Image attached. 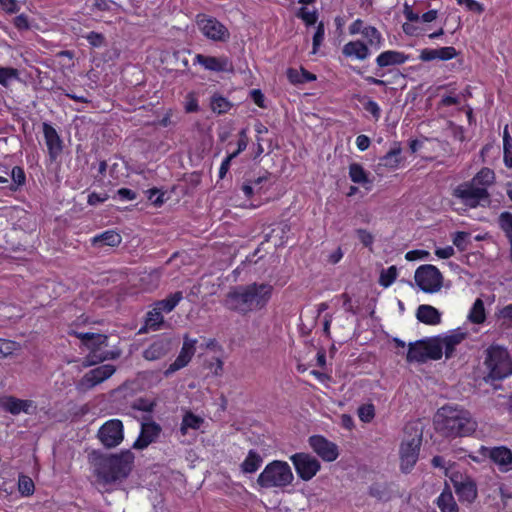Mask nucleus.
I'll use <instances>...</instances> for the list:
<instances>
[{"mask_svg": "<svg viewBox=\"0 0 512 512\" xmlns=\"http://www.w3.org/2000/svg\"><path fill=\"white\" fill-rule=\"evenodd\" d=\"M434 424L437 431L451 438L470 436L477 428V423L469 411L452 405L438 409Z\"/></svg>", "mask_w": 512, "mask_h": 512, "instance_id": "1", "label": "nucleus"}, {"mask_svg": "<svg viewBox=\"0 0 512 512\" xmlns=\"http://www.w3.org/2000/svg\"><path fill=\"white\" fill-rule=\"evenodd\" d=\"M135 456L126 449L114 454H99L95 458V475L104 484L126 479L133 468Z\"/></svg>", "mask_w": 512, "mask_h": 512, "instance_id": "2", "label": "nucleus"}, {"mask_svg": "<svg viewBox=\"0 0 512 512\" xmlns=\"http://www.w3.org/2000/svg\"><path fill=\"white\" fill-rule=\"evenodd\" d=\"M68 334L80 339L82 344L89 349L85 362L90 366L97 365L105 360H114L120 356L119 351L102 350L103 347L108 346L109 338L107 335L77 332L73 329H70Z\"/></svg>", "mask_w": 512, "mask_h": 512, "instance_id": "3", "label": "nucleus"}, {"mask_svg": "<svg viewBox=\"0 0 512 512\" xmlns=\"http://www.w3.org/2000/svg\"><path fill=\"white\" fill-rule=\"evenodd\" d=\"M485 365L492 380H503L512 375V358L503 346L491 345L486 350Z\"/></svg>", "mask_w": 512, "mask_h": 512, "instance_id": "4", "label": "nucleus"}, {"mask_svg": "<svg viewBox=\"0 0 512 512\" xmlns=\"http://www.w3.org/2000/svg\"><path fill=\"white\" fill-rule=\"evenodd\" d=\"M293 473L287 462L274 460L268 463L257 478V483L262 488H282L293 481Z\"/></svg>", "mask_w": 512, "mask_h": 512, "instance_id": "5", "label": "nucleus"}, {"mask_svg": "<svg viewBox=\"0 0 512 512\" xmlns=\"http://www.w3.org/2000/svg\"><path fill=\"white\" fill-rule=\"evenodd\" d=\"M442 358V346L437 341L418 340L410 343L406 360L409 363H424L427 360H439Z\"/></svg>", "mask_w": 512, "mask_h": 512, "instance_id": "6", "label": "nucleus"}, {"mask_svg": "<svg viewBox=\"0 0 512 512\" xmlns=\"http://www.w3.org/2000/svg\"><path fill=\"white\" fill-rule=\"evenodd\" d=\"M196 25L204 37L214 42H227L230 39L228 28L217 18L205 13L196 15Z\"/></svg>", "mask_w": 512, "mask_h": 512, "instance_id": "7", "label": "nucleus"}, {"mask_svg": "<svg viewBox=\"0 0 512 512\" xmlns=\"http://www.w3.org/2000/svg\"><path fill=\"white\" fill-rule=\"evenodd\" d=\"M451 195L471 209L483 205L482 202H490V193L484 192L483 189H477L470 181L458 184L452 189Z\"/></svg>", "mask_w": 512, "mask_h": 512, "instance_id": "8", "label": "nucleus"}, {"mask_svg": "<svg viewBox=\"0 0 512 512\" xmlns=\"http://www.w3.org/2000/svg\"><path fill=\"white\" fill-rule=\"evenodd\" d=\"M419 288L426 293H435L442 287L443 277L439 269L431 264L419 266L414 275Z\"/></svg>", "mask_w": 512, "mask_h": 512, "instance_id": "9", "label": "nucleus"}, {"mask_svg": "<svg viewBox=\"0 0 512 512\" xmlns=\"http://www.w3.org/2000/svg\"><path fill=\"white\" fill-rule=\"evenodd\" d=\"M222 304L227 310L241 316H246L253 312L244 285L232 287L225 295Z\"/></svg>", "mask_w": 512, "mask_h": 512, "instance_id": "10", "label": "nucleus"}, {"mask_svg": "<svg viewBox=\"0 0 512 512\" xmlns=\"http://www.w3.org/2000/svg\"><path fill=\"white\" fill-rule=\"evenodd\" d=\"M97 437L106 448H115L124 439V426L119 419H110L99 428Z\"/></svg>", "mask_w": 512, "mask_h": 512, "instance_id": "11", "label": "nucleus"}, {"mask_svg": "<svg viewBox=\"0 0 512 512\" xmlns=\"http://www.w3.org/2000/svg\"><path fill=\"white\" fill-rule=\"evenodd\" d=\"M290 460L298 477L303 481L311 480L321 469L320 462L308 453H295Z\"/></svg>", "mask_w": 512, "mask_h": 512, "instance_id": "12", "label": "nucleus"}, {"mask_svg": "<svg viewBox=\"0 0 512 512\" xmlns=\"http://www.w3.org/2000/svg\"><path fill=\"white\" fill-rule=\"evenodd\" d=\"M244 286L253 312L265 309L272 298L273 286L269 283L258 282Z\"/></svg>", "mask_w": 512, "mask_h": 512, "instance_id": "13", "label": "nucleus"}, {"mask_svg": "<svg viewBox=\"0 0 512 512\" xmlns=\"http://www.w3.org/2000/svg\"><path fill=\"white\" fill-rule=\"evenodd\" d=\"M450 480L454 486L455 493L461 503H473L478 495L476 482L467 475L453 473Z\"/></svg>", "mask_w": 512, "mask_h": 512, "instance_id": "14", "label": "nucleus"}, {"mask_svg": "<svg viewBox=\"0 0 512 512\" xmlns=\"http://www.w3.org/2000/svg\"><path fill=\"white\" fill-rule=\"evenodd\" d=\"M421 442V434L402 442L400 447V468L402 472L409 473L417 463Z\"/></svg>", "mask_w": 512, "mask_h": 512, "instance_id": "15", "label": "nucleus"}, {"mask_svg": "<svg viewBox=\"0 0 512 512\" xmlns=\"http://www.w3.org/2000/svg\"><path fill=\"white\" fill-rule=\"evenodd\" d=\"M308 443L313 452L325 462H333L339 456L338 446L323 435L310 436Z\"/></svg>", "mask_w": 512, "mask_h": 512, "instance_id": "16", "label": "nucleus"}, {"mask_svg": "<svg viewBox=\"0 0 512 512\" xmlns=\"http://www.w3.org/2000/svg\"><path fill=\"white\" fill-rule=\"evenodd\" d=\"M162 428L157 422L150 420L142 422L138 438L133 443L132 447L136 450H144L150 444L157 441Z\"/></svg>", "mask_w": 512, "mask_h": 512, "instance_id": "17", "label": "nucleus"}, {"mask_svg": "<svg viewBox=\"0 0 512 512\" xmlns=\"http://www.w3.org/2000/svg\"><path fill=\"white\" fill-rule=\"evenodd\" d=\"M115 371L116 367L112 364L100 365L84 374L80 381V386L85 389H91L110 378Z\"/></svg>", "mask_w": 512, "mask_h": 512, "instance_id": "18", "label": "nucleus"}, {"mask_svg": "<svg viewBox=\"0 0 512 512\" xmlns=\"http://www.w3.org/2000/svg\"><path fill=\"white\" fill-rule=\"evenodd\" d=\"M193 64L201 65L205 70L221 73L231 71L233 68L232 62L229 57L222 55L219 57L208 56L203 54H196Z\"/></svg>", "mask_w": 512, "mask_h": 512, "instance_id": "19", "label": "nucleus"}, {"mask_svg": "<svg viewBox=\"0 0 512 512\" xmlns=\"http://www.w3.org/2000/svg\"><path fill=\"white\" fill-rule=\"evenodd\" d=\"M409 55L404 52L397 50H385L381 52L375 59L377 69L375 75L383 77L385 73L382 71L383 68L389 66H399L405 64L409 60Z\"/></svg>", "mask_w": 512, "mask_h": 512, "instance_id": "20", "label": "nucleus"}, {"mask_svg": "<svg viewBox=\"0 0 512 512\" xmlns=\"http://www.w3.org/2000/svg\"><path fill=\"white\" fill-rule=\"evenodd\" d=\"M196 339L184 338L182 348L176 359L169 365L165 371V375L168 376L184 367H186L191 361L196 351Z\"/></svg>", "mask_w": 512, "mask_h": 512, "instance_id": "21", "label": "nucleus"}, {"mask_svg": "<svg viewBox=\"0 0 512 512\" xmlns=\"http://www.w3.org/2000/svg\"><path fill=\"white\" fill-rule=\"evenodd\" d=\"M42 128L49 160L50 162H54L63 151V141L56 129L50 123L44 122L42 124Z\"/></svg>", "mask_w": 512, "mask_h": 512, "instance_id": "22", "label": "nucleus"}, {"mask_svg": "<svg viewBox=\"0 0 512 512\" xmlns=\"http://www.w3.org/2000/svg\"><path fill=\"white\" fill-rule=\"evenodd\" d=\"M487 456L502 472L512 471V451L506 446H496L488 449Z\"/></svg>", "mask_w": 512, "mask_h": 512, "instance_id": "23", "label": "nucleus"}, {"mask_svg": "<svg viewBox=\"0 0 512 512\" xmlns=\"http://www.w3.org/2000/svg\"><path fill=\"white\" fill-rule=\"evenodd\" d=\"M342 54L346 58L364 61L371 55V49L362 40L349 41L342 47Z\"/></svg>", "mask_w": 512, "mask_h": 512, "instance_id": "24", "label": "nucleus"}, {"mask_svg": "<svg viewBox=\"0 0 512 512\" xmlns=\"http://www.w3.org/2000/svg\"><path fill=\"white\" fill-rule=\"evenodd\" d=\"M205 424V419L196 415L191 410H186L182 416L179 432L181 436H186L191 430L199 431Z\"/></svg>", "mask_w": 512, "mask_h": 512, "instance_id": "25", "label": "nucleus"}, {"mask_svg": "<svg viewBox=\"0 0 512 512\" xmlns=\"http://www.w3.org/2000/svg\"><path fill=\"white\" fill-rule=\"evenodd\" d=\"M170 350V342L166 339L153 341L144 351L143 357L148 361H155L163 358Z\"/></svg>", "mask_w": 512, "mask_h": 512, "instance_id": "26", "label": "nucleus"}, {"mask_svg": "<svg viewBox=\"0 0 512 512\" xmlns=\"http://www.w3.org/2000/svg\"><path fill=\"white\" fill-rule=\"evenodd\" d=\"M495 172L488 167H482L471 180L477 189H483L484 192H489V187L495 183Z\"/></svg>", "mask_w": 512, "mask_h": 512, "instance_id": "27", "label": "nucleus"}, {"mask_svg": "<svg viewBox=\"0 0 512 512\" xmlns=\"http://www.w3.org/2000/svg\"><path fill=\"white\" fill-rule=\"evenodd\" d=\"M32 406L33 402L31 400H22L14 396L5 397L2 404L3 409L12 415H18L21 412L28 414Z\"/></svg>", "mask_w": 512, "mask_h": 512, "instance_id": "28", "label": "nucleus"}, {"mask_svg": "<svg viewBox=\"0 0 512 512\" xmlns=\"http://www.w3.org/2000/svg\"><path fill=\"white\" fill-rule=\"evenodd\" d=\"M416 317L418 321L427 325H437L441 322L440 312L435 307L427 304L418 307Z\"/></svg>", "mask_w": 512, "mask_h": 512, "instance_id": "29", "label": "nucleus"}, {"mask_svg": "<svg viewBox=\"0 0 512 512\" xmlns=\"http://www.w3.org/2000/svg\"><path fill=\"white\" fill-rule=\"evenodd\" d=\"M122 241L121 235L114 230H106L100 234L95 235L91 239V243L95 247H117Z\"/></svg>", "mask_w": 512, "mask_h": 512, "instance_id": "30", "label": "nucleus"}, {"mask_svg": "<svg viewBox=\"0 0 512 512\" xmlns=\"http://www.w3.org/2000/svg\"><path fill=\"white\" fill-rule=\"evenodd\" d=\"M286 76L288 81L292 85H301L308 82H313L317 79L316 75L305 69L304 67L296 68H288L286 70Z\"/></svg>", "mask_w": 512, "mask_h": 512, "instance_id": "31", "label": "nucleus"}, {"mask_svg": "<svg viewBox=\"0 0 512 512\" xmlns=\"http://www.w3.org/2000/svg\"><path fill=\"white\" fill-rule=\"evenodd\" d=\"M361 35L370 49L380 50L384 46V38L380 31L371 25H366Z\"/></svg>", "mask_w": 512, "mask_h": 512, "instance_id": "32", "label": "nucleus"}, {"mask_svg": "<svg viewBox=\"0 0 512 512\" xmlns=\"http://www.w3.org/2000/svg\"><path fill=\"white\" fill-rule=\"evenodd\" d=\"M466 337V333L461 331H453L451 334L445 336L442 340V351L444 350L446 358L452 357L455 348Z\"/></svg>", "mask_w": 512, "mask_h": 512, "instance_id": "33", "label": "nucleus"}, {"mask_svg": "<svg viewBox=\"0 0 512 512\" xmlns=\"http://www.w3.org/2000/svg\"><path fill=\"white\" fill-rule=\"evenodd\" d=\"M164 323V317L162 311L154 307L146 313L145 316V327L140 329V332L146 330L157 331L161 328Z\"/></svg>", "mask_w": 512, "mask_h": 512, "instance_id": "34", "label": "nucleus"}, {"mask_svg": "<svg viewBox=\"0 0 512 512\" xmlns=\"http://www.w3.org/2000/svg\"><path fill=\"white\" fill-rule=\"evenodd\" d=\"M263 459L260 454L251 449L249 450L246 458L241 463V470L243 473L252 474L255 473L262 465Z\"/></svg>", "mask_w": 512, "mask_h": 512, "instance_id": "35", "label": "nucleus"}, {"mask_svg": "<svg viewBox=\"0 0 512 512\" xmlns=\"http://www.w3.org/2000/svg\"><path fill=\"white\" fill-rule=\"evenodd\" d=\"M436 503L441 512H458V505L449 489L441 492Z\"/></svg>", "mask_w": 512, "mask_h": 512, "instance_id": "36", "label": "nucleus"}, {"mask_svg": "<svg viewBox=\"0 0 512 512\" xmlns=\"http://www.w3.org/2000/svg\"><path fill=\"white\" fill-rule=\"evenodd\" d=\"M349 177L355 184H371L372 181L369 179V173L359 163H351L349 165Z\"/></svg>", "mask_w": 512, "mask_h": 512, "instance_id": "37", "label": "nucleus"}, {"mask_svg": "<svg viewBox=\"0 0 512 512\" xmlns=\"http://www.w3.org/2000/svg\"><path fill=\"white\" fill-rule=\"evenodd\" d=\"M183 299V293L181 291H177L168 295L165 299L159 300L154 303L158 310L162 311V313H170L175 309V307L179 304V302Z\"/></svg>", "mask_w": 512, "mask_h": 512, "instance_id": "38", "label": "nucleus"}, {"mask_svg": "<svg viewBox=\"0 0 512 512\" xmlns=\"http://www.w3.org/2000/svg\"><path fill=\"white\" fill-rule=\"evenodd\" d=\"M11 182L8 189L12 192L19 191L26 184V173L20 166H14L10 171Z\"/></svg>", "mask_w": 512, "mask_h": 512, "instance_id": "39", "label": "nucleus"}, {"mask_svg": "<svg viewBox=\"0 0 512 512\" xmlns=\"http://www.w3.org/2000/svg\"><path fill=\"white\" fill-rule=\"evenodd\" d=\"M498 224L510 244V258L512 260V213L504 211L499 215Z\"/></svg>", "mask_w": 512, "mask_h": 512, "instance_id": "40", "label": "nucleus"}, {"mask_svg": "<svg viewBox=\"0 0 512 512\" xmlns=\"http://www.w3.org/2000/svg\"><path fill=\"white\" fill-rule=\"evenodd\" d=\"M468 319L473 324H482L485 322L486 313L484 302L480 298H477L473 303L469 311Z\"/></svg>", "mask_w": 512, "mask_h": 512, "instance_id": "41", "label": "nucleus"}, {"mask_svg": "<svg viewBox=\"0 0 512 512\" xmlns=\"http://www.w3.org/2000/svg\"><path fill=\"white\" fill-rule=\"evenodd\" d=\"M232 107L231 102L220 94H214L211 97L210 108L219 115L227 113Z\"/></svg>", "mask_w": 512, "mask_h": 512, "instance_id": "42", "label": "nucleus"}, {"mask_svg": "<svg viewBox=\"0 0 512 512\" xmlns=\"http://www.w3.org/2000/svg\"><path fill=\"white\" fill-rule=\"evenodd\" d=\"M503 161L507 168H512V138L507 125L503 131Z\"/></svg>", "mask_w": 512, "mask_h": 512, "instance_id": "43", "label": "nucleus"}, {"mask_svg": "<svg viewBox=\"0 0 512 512\" xmlns=\"http://www.w3.org/2000/svg\"><path fill=\"white\" fill-rule=\"evenodd\" d=\"M19 79V71L14 67H2L0 66V85L8 87L14 80Z\"/></svg>", "mask_w": 512, "mask_h": 512, "instance_id": "44", "label": "nucleus"}, {"mask_svg": "<svg viewBox=\"0 0 512 512\" xmlns=\"http://www.w3.org/2000/svg\"><path fill=\"white\" fill-rule=\"evenodd\" d=\"M81 37L86 39V41L92 48H102L106 46V37L103 33L90 31L86 34L81 35Z\"/></svg>", "mask_w": 512, "mask_h": 512, "instance_id": "45", "label": "nucleus"}, {"mask_svg": "<svg viewBox=\"0 0 512 512\" xmlns=\"http://www.w3.org/2000/svg\"><path fill=\"white\" fill-rule=\"evenodd\" d=\"M18 490L22 496H31L35 491L33 480L27 475H20L18 479Z\"/></svg>", "mask_w": 512, "mask_h": 512, "instance_id": "46", "label": "nucleus"}, {"mask_svg": "<svg viewBox=\"0 0 512 512\" xmlns=\"http://www.w3.org/2000/svg\"><path fill=\"white\" fill-rule=\"evenodd\" d=\"M398 271L396 266H390L387 269L381 271L379 283L381 286L387 288L391 286L396 280Z\"/></svg>", "mask_w": 512, "mask_h": 512, "instance_id": "47", "label": "nucleus"}, {"mask_svg": "<svg viewBox=\"0 0 512 512\" xmlns=\"http://www.w3.org/2000/svg\"><path fill=\"white\" fill-rule=\"evenodd\" d=\"M184 110L186 113H197L200 110L198 94L196 92L190 91L185 95Z\"/></svg>", "mask_w": 512, "mask_h": 512, "instance_id": "48", "label": "nucleus"}, {"mask_svg": "<svg viewBox=\"0 0 512 512\" xmlns=\"http://www.w3.org/2000/svg\"><path fill=\"white\" fill-rule=\"evenodd\" d=\"M296 16L301 19L306 26L315 25L318 20L317 11H309L306 7L299 8Z\"/></svg>", "mask_w": 512, "mask_h": 512, "instance_id": "49", "label": "nucleus"}, {"mask_svg": "<svg viewBox=\"0 0 512 512\" xmlns=\"http://www.w3.org/2000/svg\"><path fill=\"white\" fill-rule=\"evenodd\" d=\"M19 343L16 341L0 338V358H6L19 349Z\"/></svg>", "mask_w": 512, "mask_h": 512, "instance_id": "50", "label": "nucleus"}, {"mask_svg": "<svg viewBox=\"0 0 512 512\" xmlns=\"http://www.w3.org/2000/svg\"><path fill=\"white\" fill-rule=\"evenodd\" d=\"M358 417L364 423H370L375 417L373 404H363L358 408Z\"/></svg>", "mask_w": 512, "mask_h": 512, "instance_id": "51", "label": "nucleus"}, {"mask_svg": "<svg viewBox=\"0 0 512 512\" xmlns=\"http://www.w3.org/2000/svg\"><path fill=\"white\" fill-rule=\"evenodd\" d=\"M238 141H237V149L230 153L232 157L236 158L240 153L246 150L248 143H249V137L247 134V128H243L238 133Z\"/></svg>", "mask_w": 512, "mask_h": 512, "instance_id": "52", "label": "nucleus"}, {"mask_svg": "<svg viewBox=\"0 0 512 512\" xmlns=\"http://www.w3.org/2000/svg\"><path fill=\"white\" fill-rule=\"evenodd\" d=\"M164 195V192L156 187L147 190V198L155 207H161L164 204Z\"/></svg>", "mask_w": 512, "mask_h": 512, "instance_id": "53", "label": "nucleus"}, {"mask_svg": "<svg viewBox=\"0 0 512 512\" xmlns=\"http://www.w3.org/2000/svg\"><path fill=\"white\" fill-rule=\"evenodd\" d=\"M155 402L147 398H138L134 401L132 408L142 412H152L155 408Z\"/></svg>", "mask_w": 512, "mask_h": 512, "instance_id": "54", "label": "nucleus"}, {"mask_svg": "<svg viewBox=\"0 0 512 512\" xmlns=\"http://www.w3.org/2000/svg\"><path fill=\"white\" fill-rule=\"evenodd\" d=\"M363 108L367 113L371 114L372 118L375 121H378L380 119L381 108L376 101L368 99L365 103H363Z\"/></svg>", "mask_w": 512, "mask_h": 512, "instance_id": "55", "label": "nucleus"}, {"mask_svg": "<svg viewBox=\"0 0 512 512\" xmlns=\"http://www.w3.org/2000/svg\"><path fill=\"white\" fill-rule=\"evenodd\" d=\"M458 52L453 46H445L437 49L438 60L448 61L457 56Z\"/></svg>", "mask_w": 512, "mask_h": 512, "instance_id": "56", "label": "nucleus"}, {"mask_svg": "<svg viewBox=\"0 0 512 512\" xmlns=\"http://www.w3.org/2000/svg\"><path fill=\"white\" fill-rule=\"evenodd\" d=\"M458 5H464L468 11L478 14H481L484 11L483 4L476 0H458Z\"/></svg>", "mask_w": 512, "mask_h": 512, "instance_id": "57", "label": "nucleus"}, {"mask_svg": "<svg viewBox=\"0 0 512 512\" xmlns=\"http://www.w3.org/2000/svg\"><path fill=\"white\" fill-rule=\"evenodd\" d=\"M356 235L363 246L371 249L374 242V236L369 231L360 228L356 230Z\"/></svg>", "mask_w": 512, "mask_h": 512, "instance_id": "58", "label": "nucleus"}, {"mask_svg": "<svg viewBox=\"0 0 512 512\" xmlns=\"http://www.w3.org/2000/svg\"><path fill=\"white\" fill-rule=\"evenodd\" d=\"M469 234L464 231H458L454 234L452 241L453 244L460 250L463 251L467 246V238Z\"/></svg>", "mask_w": 512, "mask_h": 512, "instance_id": "59", "label": "nucleus"}, {"mask_svg": "<svg viewBox=\"0 0 512 512\" xmlns=\"http://www.w3.org/2000/svg\"><path fill=\"white\" fill-rule=\"evenodd\" d=\"M324 35H325L324 24L322 22H320L316 28L314 35H313V53H315L317 51L318 47L323 42Z\"/></svg>", "mask_w": 512, "mask_h": 512, "instance_id": "60", "label": "nucleus"}, {"mask_svg": "<svg viewBox=\"0 0 512 512\" xmlns=\"http://www.w3.org/2000/svg\"><path fill=\"white\" fill-rule=\"evenodd\" d=\"M0 7L8 14L17 13L20 9L17 0H0Z\"/></svg>", "mask_w": 512, "mask_h": 512, "instance_id": "61", "label": "nucleus"}, {"mask_svg": "<svg viewBox=\"0 0 512 512\" xmlns=\"http://www.w3.org/2000/svg\"><path fill=\"white\" fill-rule=\"evenodd\" d=\"M108 198L109 196L107 193L92 192L87 197V203L91 206H95L100 203H104Z\"/></svg>", "mask_w": 512, "mask_h": 512, "instance_id": "62", "label": "nucleus"}, {"mask_svg": "<svg viewBox=\"0 0 512 512\" xmlns=\"http://www.w3.org/2000/svg\"><path fill=\"white\" fill-rule=\"evenodd\" d=\"M250 97L259 108H266L265 96L260 89H252L250 91Z\"/></svg>", "mask_w": 512, "mask_h": 512, "instance_id": "63", "label": "nucleus"}, {"mask_svg": "<svg viewBox=\"0 0 512 512\" xmlns=\"http://www.w3.org/2000/svg\"><path fill=\"white\" fill-rule=\"evenodd\" d=\"M499 317L504 320V324H507V326L512 327V303L504 306L499 311Z\"/></svg>", "mask_w": 512, "mask_h": 512, "instance_id": "64", "label": "nucleus"}]
</instances>
